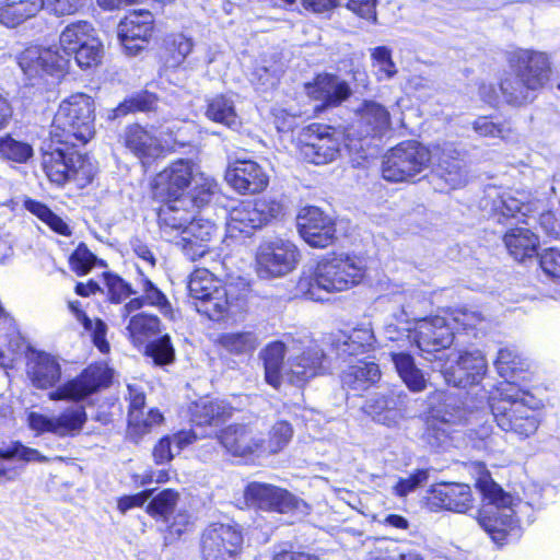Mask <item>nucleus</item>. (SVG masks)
Instances as JSON below:
<instances>
[{"mask_svg":"<svg viewBox=\"0 0 560 560\" xmlns=\"http://www.w3.org/2000/svg\"><path fill=\"white\" fill-rule=\"evenodd\" d=\"M234 408L225 400L200 398L190 407L191 421L196 425L218 427L230 419Z\"/></svg>","mask_w":560,"mask_h":560,"instance_id":"nucleus-34","label":"nucleus"},{"mask_svg":"<svg viewBox=\"0 0 560 560\" xmlns=\"http://www.w3.org/2000/svg\"><path fill=\"white\" fill-rule=\"evenodd\" d=\"M20 459L26 463L38 462L46 463L48 458L42 455L37 450L27 447L21 442H12L11 444L0 447V482L12 481L19 476V471L14 467L7 465V460Z\"/></svg>","mask_w":560,"mask_h":560,"instance_id":"nucleus-37","label":"nucleus"},{"mask_svg":"<svg viewBox=\"0 0 560 560\" xmlns=\"http://www.w3.org/2000/svg\"><path fill=\"white\" fill-rule=\"evenodd\" d=\"M188 291L198 313L212 320H221L228 315L232 303L229 290L207 268H198L190 275Z\"/></svg>","mask_w":560,"mask_h":560,"instance_id":"nucleus-8","label":"nucleus"},{"mask_svg":"<svg viewBox=\"0 0 560 560\" xmlns=\"http://www.w3.org/2000/svg\"><path fill=\"white\" fill-rule=\"evenodd\" d=\"M407 331L408 342L423 352L448 348L454 340V332L446 318L442 316L415 317V327Z\"/></svg>","mask_w":560,"mask_h":560,"instance_id":"nucleus-19","label":"nucleus"},{"mask_svg":"<svg viewBox=\"0 0 560 560\" xmlns=\"http://www.w3.org/2000/svg\"><path fill=\"white\" fill-rule=\"evenodd\" d=\"M196 165L190 160L179 159L163 170L154 178L155 195L159 197L184 199L186 189L197 175Z\"/></svg>","mask_w":560,"mask_h":560,"instance_id":"nucleus-23","label":"nucleus"},{"mask_svg":"<svg viewBox=\"0 0 560 560\" xmlns=\"http://www.w3.org/2000/svg\"><path fill=\"white\" fill-rule=\"evenodd\" d=\"M243 544V535L236 525L213 523L201 537L205 560H236Z\"/></svg>","mask_w":560,"mask_h":560,"instance_id":"nucleus-16","label":"nucleus"},{"mask_svg":"<svg viewBox=\"0 0 560 560\" xmlns=\"http://www.w3.org/2000/svg\"><path fill=\"white\" fill-rule=\"evenodd\" d=\"M281 212V205L272 199L245 200L229 211L228 230L246 235L267 224Z\"/></svg>","mask_w":560,"mask_h":560,"instance_id":"nucleus-15","label":"nucleus"},{"mask_svg":"<svg viewBox=\"0 0 560 560\" xmlns=\"http://www.w3.org/2000/svg\"><path fill=\"white\" fill-rule=\"evenodd\" d=\"M33 155V148L31 144L18 141L11 136L7 135L0 137V156L13 162L25 163Z\"/></svg>","mask_w":560,"mask_h":560,"instance_id":"nucleus-53","label":"nucleus"},{"mask_svg":"<svg viewBox=\"0 0 560 560\" xmlns=\"http://www.w3.org/2000/svg\"><path fill=\"white\" fill-rule=\"evenodd\" d=\"M113 372L104 364L86 368L79 376L49 393L51 400H81L101 387L110 384Z\"/></svg>","mask_w":560,"mask_h":560,"instance_id":"nucleus-20","label":"nucleus"},{"mask_svg":"<svg viewBox=\"0 0 560 560\" xmlns=\"http://www.w3.org/2000/svg\"><path fill=\"white\" fill-rule=\"evenodd\" d=\"M24 207L40 221L46 223L52 231L65 236L71 234L69 225L59 215L54 213L46 205L36 200L27 199L24 202Z\"/></svg>","mask_w":560,"mask_h":560,"instance_id":"nucleus-48","label":"nucleus"},{"mask_svg":"<svg viewBox=\"0 0 560 560\" xmlns=\"http://www.w3.org/2000/svg\"><path fill=\"white\" fill-rule=\"evenodd\" d=\"M300 252L290 241L276 238L264 242L256 252V271L261 279L280 278L298 265Z\"/></svg>","mask_w":560,"mask_h":560,"instance_id":"nucleus-11","label":"nucleus"},{"mask_svg":"<svg viewBox=\"0 0 560 560\" xmlns=\"http://www.w3.org/2000/svg\"><path fill=\"white\" fill-rule=\"evenodd\" d=\"M392 362L404 384L415 393L427 388L428 380L424 373L416 365L413 357L404 350L390 351Z\"/></svg>","mask_w":560,"mask_h":560,"instance_id":"nucleus-39","label":"nucleus"},{"mask_svg":"<svg viewBox=\"0 0 560 560\" xmlns=\"http://www.w3.org/2000/svg\"><path fill=\"white\" fill-rule=\"evenodd\" d=\"M476 487L485 504L478 512L480 527L498 545H503L511 535H516L521 524L534 521V509L515 500L486 474L478 478Z\"/></svg>","mask_w":560,"mask_h":560,"instance_id":"nucleus-1","label":"nucleus"},{"mask_svg":"<svg viewBox=\"0 0 560 560\" xmlns=\"http://www.w3.org/2000/svg\"><path fill=\"white\" fill-rule=\"evenodd\" d=\"M144 305L155 307L165 316L171 313V305L165 294L148 279H142V307Z\"/></svg>","mask_w":560,"mask_h":560,"instance_id":"nucleus-57","label":"nucleus"},{"mask_svg":"<svg viewBox=\"0 0 560 560\" xmlns=\"http://www.w3.org/2000/svg\"><path fill=\"white\" fill-rule=\"evenodd\" d=\"M540 266L545 273L560 278V250L556 248L545 249L540 255Z\"/></svg>","mask_w":560,"mask_h":560,"instance_id":"nucleus-64","label":"nucleus"},{"mask_svg":"<svg viewBox=\"0 0 560 560\" xmlns=\"http://www.w3.org/2000/svg\"><path fill=\"white\" fill-rule=\"evenodd\" d=\"M489 406L497 425L520 440L530 438L539 428V401L510 382L500 383Z\"/></svg>","mask_w":560,"mask_h":560,"instance_id":"nucleus-2","label":"nucleus"},{"mask_svg":"<svg viewBox=\"0 0 560 560\" xmlns=\"http://www.w3.org/2000/svg\"><path fill=\"white\" fill-rule=\"evenodd\" d=\"M192 188L186 194L184 199L190 208H201L211 202L212 198L219 192L218 183L203 173H197L194 177Z\"/></svg>","mask_w":560,"mask_h":560,"instance_id":"nucleus-43","label":"nucleus"},{"mask_svg":"<svg viewBox=\"0 0 560 560\" xmlns=\"http://www.w3.org/2000/svg\"><path fill=\"white\" fill-rule=\"evenodd\" d=\"M103 54V44L97 35H95L72 56H74V59L81 69H90L101 63Z\"/></svg>","mask_w":560,"mask_h":560,"instance_id":"nucleus-54","label":"nucleus"},{"mask_svg":"<svg viewBox=\"0 0 560 560\" xmlns=\"http://www.w3.org/2000/svg\"><path fill=\"white\" fill-rule=\"evenodd\" d=\"M248 505L266 511L289 513L299 511L306 513L307 504L285 489L269 483L250 482L244 490Z\"/></svg>","mask_w":560,"mask_h":560,"instance_id":"nucleus-17","label":"nucleus"},{"mask_svg":"<svg viewBox=\"0 0 560 560\" xmlns=\"http://www.w3.org/2000/svg\"><path fill=\"white\" fill-rule=\"evenodd\" d=\"M307 95L319 102L316 109L340 105L351 95L349 84L335 74H318L313 82L305 85Z\"/></svg>","mask_w":560,"mask_h":560,"instance_id":"nucleus-27","label":"nucleus"},{"mask_svg":"<svg viewBox=\"0 0 560 560\" xmlns=\"http://www.w3.org/2000/svg\"><path fill=\"white\" fill-rule=\"evenodd\" d=\"M142 158L150 156L156 158L163 151L168 150L171 148V142L168 140V136H163L161 131L159 136L155 133H151L147 130L142 129Z\"/></svg>","mask_w":560,"mask_h":560,"instance_id":"nucleus-60","label":"nucleus"},{"mask_svg":"<svg viewBox=\"0 0 560 560\" xmlns=\"http://www.w3.org/2000/svg\"><path fill=\"white\" fill-rule=\"evenodd\" d=\"M194 42L191 38L183 34L171 35L165 40L167 56L165 57V66L167 68L179 67L186 57L191 52Z\"/></svg>","mask_w":560,"mask_h":560,"instance_id":"nucleus-47","label":"nucleus"},{"mask_svg":"<svg viewBox=\"0 0 560 560\" xmlns=\"http://www.w3.org/2000/svg\"><path fill=\"white\" fill-rule=\"evenodd\" d=\"M221 445L233 456H247L262 448V439H257L245 424H232L219 434Z\"/></svg>","mask_w":560,"mask_h":560,"instance_id":"nucleus-31","label":"nucleus"},{"mask_svg":"<svg viewBox=\"0 0 560 560\" xmlns=\"http://www.w3.org/2000/svg\"><path fill=\"white\" fill-rule=\"evenodd\" d=\"M371 59L377 81L390 80L397 74L398 69L388 47L378 46L371 49Z\"/></svg>","mask_w":560,"mask_h":560,"instance_id":"nucleus-49","label":"nucleus"},{"mask_svg":"<svg viewBox=\"0 0 560 560\" xmlns=\"http://www.w3.org/2000/svg\"><path fill=\"white\" fill-rule=\"evenodd\" d=\"M293 436V428L290 422L277 421L270 429L268 439L262 440V452L276 454L282 451Z\"/></svg>","mask_w":560,"mask_h":560,"instance_id":"nucleus-50","label":"nucleus"},{"mask_svg":"<svg viewBox=\"0 0 560 560\" xmlns=\"http://www.w3.org/2000/svg\"><path fill=\"white\" fill-rule=\"evenodd\" d=\"M118 39L125 52L136 56L140 51V11L133 10L120 21L117 30Z\"/></svg>","mask_w":560,"mask_h":560,"instance_id":"nucleus-42","label":"nucleus"},{"mask_svg":"<svg viewBox=\"0 0 560 560\" xmlns=\"http://www.w3.org/2000/svg\"><path fill=\"white\" fill-rule=\"evenodd\" d=\"M452 318L464 329L476 328L485 320V317L480 312L466 307L455 310L452 313Z\"/></svg>","mask_w":560,"mask_h":560,"instance_id":"nucleus-63","label":"nucleus"},{"mask_svg":"<svg viewBox=\"0 0 560 560\" xmlns=\"http://www.w3.org/2000/svg\"><path fill=\"white\" fill-rule=\"evenodd\" d=\"M503 243L515 260L523 261L537 254L539 237L528 228L517 226L505 232Z\"/></svg>","mask_w":560,"mask_h":560,"instance_id":"nucleus-35","label":"nucleus"},{"mask_svg":"<svg viewBox=\"0 0 560 560\" xmlns=\"http://www.w3.org/2000/svg\"><path fill=\"white\" fill-rule=\"evenodd\" d=\"M94 101L84 93H74L63 100L55 114L50 136L54 143L81 147L95 133Z\"/></svg>","mask_w":560,"mask_h":560,"instance_id":"nucleus-5","label":"nucleus"},{"mask_svg":"<svg viewBox=\"0 0 560 560\" xmlns=\"http://www.w3.org/2000/svg\"><path fill=\"white\" fill-rule=\"evenodd\" d=\"M431 163L434 172L450 189L463 187L467 183V172L456 144L450 141L431 147Z\"/></svg>","mask_w":560,"mask_h":560,"instance_id":"nucleus-22","label":"nucleus"},{"mask_svg":"<svg viewBox=\"0 0 560 560\" xmlns=\"http://www.w3.org/2000/svg\"><path fill=\"white\" fill-rule=\"evenodd\" d=\"M27 375L37 388L54 387L61 377L57 359L45 352H32L27 358Z\"/></svg>","mask_w":560,"mask_h":560,"instance_id":"nucleus-32","label":"nucleus"},{"mask_svg":"<svg viewBox=\"0 0 560 560\" xmlns=\"http://www.w3.org/2000/svg\"><path fill=\"white\" fill-rule=\"evenodd\" d=\"M192 218V208L187 203V199L167 198V202L159 211L162 236L168 242L176 243Z\"/></svg>","mask_w":560,"mask_h":560,"instance_id":"nucleus-29","label":"nucleus"},{"mask_svg":"<svg viewBox=\"0 0 560 560\" xmlns=\"http://www.w3.org/2000/svg\"><path fill=\"white\" fill-rule=\"evenodd\" d=\"M472 129L480 137L500 138L504 141H511L514 139V132L510 126L505 124H495L487 116L478 117L472 122Z\"/></svg>","mask_w":560,"mask_h":560,"instance_id":"nucleus-55","label":"nucleus"},{"mask_svg":"<svg viewBox=\"0 0 560 560\" xmlns=\"http://www.w3.org/2000/svg\"><path fill=\"white\" fill-rule=\"evenodd\" d=\"M86 0H0V21L8 27H15L42 9L56 15L72 14L79 11Z\"/></svg>","mask_w":560,"mask_h":560,"instance_id":"nucleus-12","label":"nucleus"},{"mask_svg":"<svg viewBox=\"0 0 560 560\" xmlns=\"http://www.w3.org/2000/svg\"><path fill=\"white\" fill-rule=\"evenodd\" d=\"M86 412L82 406H72L58 416H47L38 411L27 413L28 428L36 434L51 433L60 438L74 436L80 433L86 422Z\"/></svg>","mask_w":560,"mask_h":560,"instance_id":"nucleus-18","label":"nucleus"},{"mask_svg":"<svg viewBox=\"0 0 560 560\" xmlns=\"http://www.w3.org/2000/svg\"><path fill=\"white\" fill-rule=\"evenodd\" d=\"M206 116L215 122L235 128L238 126V116L235 110L234 101L226 95H217L208 103Z\"/></svg>","mask_w":560,"mask_h":560,"instance_id":"nucleus-44","label":"nucleus"},{"mask_svg":"<svg viewBox=\"0 0 560 560\" xmlns=\"http://www.w3.org/2000/svg\"><path fill=\"white\" fill-rule=\"evenodd\" d=\"M215 231L217 228L211 221L194 217L176 244L182 247L188 259L195 261L211 254L209 243Z\"/></svg>","mask_w":560,"mask_h":560,"instance_id":"nucleus-28","label":"nucleus"},{"mask_svg":"<svg viewBox=\"0 0 560 560\" xmlns=\"http://www.w3.org/2000/svg\"><path fill=\"white\" fill-rule=\"evenodd\" d=\"M381 378L380 366L373 361L357 360L342 371L341 382L354 390H363Z\"/></svg>","mask_w":560,"mask_h":560,"instance_id":"nucleus-40","label":"nucleus"},{"mask_svg":"<svg viewBox=\"0 0 560 560\" xmlns=\"http://www.w3.org/2000/svg\"><path fill=\"white\" fill-rule=\"evenodd\" d=\"M365 266L355 256L334 254L323 256L310 276L302 277L298 290L312 301H324V293L347 291L364 278Z\"/></svg>","mask_w":560,"mask_h":560,"instance_id":"nucleus-3","label":"nucleus"},{"mask_svg":"<svg viewBox=\"0 0 560 560\" xmlns=\"http://www.w3.org/2000/svg\"><path fill=\"white\" fill-rule=\"evenodd\" d=\"M343 138L347 139L346 133L330 126L311 124L300 133V154L310 163L327 164L338 156Z\"/></svg>","mask_w":560,"mask_h":560,"instance_id":"nucleus-10","label":"nucleus"},{"mask_svg":"<svg viewBox=\"0 0 560 560\" xmlns=\"http://www.w3.org/2000/svg\"><path fill=\"white\" fill-rule=\"evenodd\" d=\"M225 179L231 187L241 194H257L269 183L264 168L252 160H237L229 165Z\"/></svg>","mask_w":560,"mask_h":560,"instance_id":"nucleus-25","label":"nucleus"},{"mask_svg":"<svg viewBox=\"0 0 560 560\" xmlns=\"http://www.w3.org/2000/svg\"><path fill=\"white\" fill-rule=\"evenodd\" d=\"M145 354L152 360L153 365L164 366L175 360V350L167 335L150 341L145 346Z\"/></svg>","mask_w":560,"mask_h":560,"instance_id":"nucleus-52","label":"nucleus"},{"mask_svg":"<svg viewBox=\"0 0 560 560\" xmlns=\"http://www.w3.org/2000/svg\"><path fill=\"white\" fill-rule=\"evenodd\" d=\"M96 34L93 25L86 21H78L68 24L59 36V47L63 54L61 56L68 57V65L70 63V57L83 47L90 39Z\"/></svg>","mask_w":560,"mask_h":560,"instance_id":"nucleus-41","label":"nucleus"},{"mask_svg":"<svg viewBox=\"0 0 560 560\" xmlns=\"http://www.w3.org/2000/svg\"><path fill=\"white\" fill-rule=\"evenodd\" d=\"M487 370V361L480 350L467 351L456 359L453 365L442 370L445 381L454 386H466L477 383Z\"/></svg>","mask_w":560,"mask_h":560,"instance_id":"nucleus-30","label":"nucleus"},{"mask_svg":"<svg viewBox=\"0 0 560 560\" xmlns=\"http://www.w3.org/2000/svg\"><path fill=\"white\" fill-rule=\"evenodd\" d=\"M498 188L488 187L485 190V198L481 201L483 210H488L498 222L503 223L504 219H518L526 217L530 211V206L526 202L524 194Z\"/></svg>","mask_w":560,"mask_h":560,"instance_id":"nucleus-24","label":"nucleus"},{"mask_svg":"<svg viewBox=\"0 0 560 560\" xmlns=\"http://www.w3.org/2000/svg\"><path fill=\"white\" fill-rule=\"evenodd\" d=\"M494 364L500 376L511 384L513 383L510 380H513L514 374L526 366L520 353L513 348L500 349Z\"/></svg>","mask_w":560,"mask_h":560,"instance_id":"nucleus-51","label":"nucleus"},{"mask_svg":"<svg viewBox=\"0 0 560 560\" xmlns=\"http://www.w3.org/2000/svg\"><path fill=\"white\" fill-rule=\"evenodd\" d=\"M327 358L323 348L308 336L289 340V357L285 362V380L303 387L310 380L328 372Z\"/></svg>","mask_w":560,"mask_h":560,"instance_id":"nucleus-7","label":"nucleus"},{"mask_svg":"<svg viewBox=\"0 0 560 560\" xmlns=\"http://www.w3.org/2000/svg\"><path fill=\"white\" fill-rule=\"evenodd\" d=\"M96 260V257L89 250V248L80 244L77 249L70 256L69 262L71 269L77 275H85L92 268Z\"/></svg>","mask_w":560,"mask_h":560,"instance_id":"nucleus-61","label":"nucleus"},{"mask_svg":"<svg viewBox=\"0 0 560 560\" xmlns=\"http://www.w3.org/2000/svg\"><path fill=\"white\" fill-rule=\"evenodd\" d=\"M428 502L431 509L467 513L474 506L471 489L465 483H439L432 486Z\"/></svg>","mask_w":560,"mask_h":560,"instance_id":"nucleus-26","label":"nucleus"},{"mask_svg":"<svg viewBox=\"0 0 560 560\" xmlns=\"http://www.w3.org/2000/svg\"><path fill=\"white\" fill-rule=\"evenodd\" d=\"M376 339L370 325H361L350 334L340 332L335 336L332 347L339 357H357L374 349Z\"/></svg>","mask_w":560,"mask_h":560,"instance_id":"nucleus-33","label":"nucleus"},{"mask_svg":"<svg viewBox=\"0 0 560 560\" xmlns=\"http://www.w3.org/2000/svg\"><path fill=\"white\" fill-rule=\"evenodd\" d=\"M511 68L500 82V92L503 100L514 106L533 101L534 93L545 84L550 72L548 57L529 50L515 52Z\"/></svg>","mask_w":560,"mask_h":560,"instance_id":"nucleus-4","label":"nucleus"},{"mask_svg":"<svg viewBox=\"0 0 560 560\" xmlns=\"http://www.w3.org/2000/svg\"><path fill=\"white\" fill-rule=\"evenodd\" d=\"M219 343L228 352L235 355L253 353L259 345L254 331L225 332L220 336Z\"/></svg>","mask_w":560,"mask_h":560,"instance_id":"nucleus-45","label":"nucleus"},{"mask_svg":"<svg viewBox=\"0 0 560 560\" xmlns=\"http://www.w3.org/2000/svg\"><path fill=\"white\" fill-rule=\"evenodd\" d=\"M121 315L127 322L126 330L136 347L140 342V298L132 299L122 310Z\"/></svg>","mask_w":560,"mask_h":560,"instance_id":"nucleus-58","label":"nucleus"},{"mask_svg":"<svg viewBox=\"0 0 560 560\" xmlns=\"http://www.w3.org/2000/svg\"><path fill=\"white\" fill-rule=\"evenodd\" d=\"M18 63L30 80H59L68 72V57L57 47L30 46L19 55Z\"/></svg>","mask_w":560,"mask_h":560,"instance_id":"nucleus-14","label":"nucleus"},{"mask_svg":"<svg viewBox=\"0 0 560 560\" xmlns=\"http://www.w3.org/2000/svg\"><path fill=\"white\" fill-rule=\"evenodd\" d=\"M445 410L433 407L431 409V420L428 421L427 439L428 441H445L448 436V424H455L463 419V411L455 408L453 398L444 396Z\"/></svg>","mask_w":560,"mask_h":560,"instance_id":"nucleus-36","label":"nucleus"},{"mask_svg":"<svg viewBox=\"0 0 560 560\" xmlns=\"http://www.w3.org/2000/svg\"><path fill=\"white\" fill-rule=\"evenodd\" d=\"M301 237L314 248H326L336 241L334 220L317 207H306L298 215Z\"/></svg>","mask_w":560,"mask_h":560,"instance_id":"nucleus-21","label":"nucleus"},{"mask_svg":"<svg viewBox=\"0 0 560 560\" xmlns=\"http://www.w3.org/2000/svg\"><path fill=\"white\" fill-rule=\"evenodd\" d=\"M69 308L74 314L77 319L84 326V328L91 331L93 343L97 347V349L102 353H107L109 351V343L105 338L107 331L106 324L101 319H96L94 322L90 319L81 310V304L79 301H70Z\"/></svg>","mask_w":560,"mask_h":560,"instance_id":"nucleus-46","label":"nucleus"},{"mask_svg":"<svg viewBox=\"0 0 560 560\" xmlns=\"http://www.w3.org/2000/svg\"><path fill=\"white\" fill-rule=\"evenodd\" d=\"M289 353V342L273 341L266 346L261 351V359L264 361L265 380L267 384L278 389L285 380L284 376V355Z\"/></svg>","mask_w":560,"mask_h":560,"instance_id":"nucleus-38","label":"nucleus"},{"mask_svg":"<svg viewBox=\"0 0 560 560\" xmlns=\"http://www.w3.org/2000/svg\"><path fill=\"white\" fill-rule=\"evenodd\" d=\"M357 120L347 129L346 145L350 150H362L365 139L382 136L390 127L389 110L375 101H364L355 112Z\"/></svg>","mask_w":560,"mask_h":560,"instance_id":"nucleus-13","label":"nucleus"},{"mask_svg":"<svg viewBox=\"0 0 560 560\" xmlns=\"http://www.w3.org/2000/svg\"><path fill=\"white\" fill-rule=\"evenodd\" d=\"M431 164V148L417 141H404L383 159L382 176L387 182H410Z\"/></svg>","mask_w":560,"mask_h":560,"instance_id":"nucleus-9","label":"nucleus"},{"mask_svg":"<svg viewBox=\"0 0 560 560\" xmlns=\"http://www.w3.org/2000/svg\"><path fill=\"white\" fill-rule=\"evenodd\" d=\"M103 278H104V283L107 288V293H108L109 300L113 303H120L125 299L130 296V294L133 293L130 284L127 283L119 276L110 273V272H104Z\"/></svg>","mask_w":560,"mask_h":560,"instance_id":"nucleus-59","label":"nucleus"},{"mask_svg":"<svg viewBox=\"0 0 560 560\" xmlns=\"http://www.w3.org/2000/svg\"><path fill=\"white\" fill-rule=\"evenodd\" d=\"M178 494L172 489H165L154 495L147 505V513L164 520L173 512Z\"/></svg>","mask_w":560,"mask_h":560,"instance_id":"nucleus-56","label":"nucleus"},{"mask_svg":"<svg viewBox=\"0 0 560 560\" xmlns=\"http://www.w3.org/2000/svg\"><path fill=\"white\" fill-rule=\"evenodd\" d=\"M428 479L425 470H417L406 478H400L394 486V493L400 498L408 495L415 491L422 482Z\"/></svg>","mask_w":560,"mask_h":560,"instance_id":"nucleus-62","label":"nucleus"},{"mask_svg":"<svg viewBox=\"0 0 560 560\" xmlns=\"http://www.w3.org/2000/svg\"><path fill=\"white\" fill-rule=\"evenodd\" d=\"M71 144L50 143L42 154V165L48 179L56 185L73 180L78 186L90 184L96 173L92 160L75 150Z\"/></svg>","mask_w":560,"mask_h":560,"instance_id":"nucleus-6","label":"nucleus"}]
</instances>
